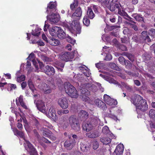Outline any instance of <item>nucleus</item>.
Instances as JSON below:
<instances>
[{"mask_svg":"<svg viewBox=\"0 0 155 155\" xmlns=\"http://www.w3.org/2000/svg\"><path fill=\"white\" fill-rule=\"evenodd\" d=\"M51 13V15L47 16V19L49 20L51 24H56L59 20V15L56 13Z\"/></svg>","mask_w":155,"mask_h":155,"instance_id":"0eeeda50","label":"nucleus"},{"mask_svg":"<svg viewBox=\"0 0 155 155\" xmlns=\"http://www.w3.org/2000/svg\"><path fill=\"white\" fill-rule=\"evenodd\" d=\"M26 143L28 147V151L31 155H38L36 149L29 141L25 140Z\"/></svg>","mask_w":155,"mask_h":155,"instance_id":"f8f14e48","label":"nucleus"},{"mask_svg":"<svg viewBox=\"0 0 155 155\" xmlns=\"http://www.w3.org/2000/svg\"><path fill=\"white\" fill-rule=\"evenodd\" d=\"M122 153L123 152H119L118 151H116V150H115L112 155H122Z\"/></svg>","mask_w":155,"mask_h":155,"instance_id":"338daca9","label":"nucleus"},{"mask_svg":"<svg viewBox=\"0 0 155 155\" xmlns=\"http://www.w3.org/2000/svg\"><path fill=\"white\" fill-rule=\"evenodd\" d=\"M117 104V101L116 100L111 98L110 101L108 102L107 104L110 106L115 105Z\"/></svg>","mask_w":155,"mask_h":155,"instance_id":"37998d69","label":"nucleus"},{"mask_svg":"<svg viewBox=\"0 0 155 155\" xmlns=\"http://www.w3.org/2000/svg\"><path fill=\"white\" fill-rule=\"evenodd\" d=\"M28 84L29 88L31 90L32 92H34L35 90V88L31 80H29L28 82Z\"/></svg>","mask_w":155,"mask_h":155,"instance_id":"4c0bfd02","label":"nucleus"},{"mask_svg":"<svg viewBox=\"0 0 155 155\" xmlns=\"http://www.w3.org/2000/svg\"><path fill=\"white\" fill-rule=\"evenodd\" d=\"M81 149L83 152H86L89 149V147L87 145L82 143L81 145Z\"/></svg>","mask_w":155,"mask_h":155,"instance_id":"c9c22d12","label":"nucleus"},{"mask_svg":"<svg viewBox=\"0 0 155 155\" xmlns=\"http://www.w3.org/2000/svg\"><path fill=\"white\" fill-rule=\"evenodd\" d=\"M82 128L84 130L87 132H89L94 128L88 120L83 122Z\"/></svg>","mask_w":155,"mask_h":155,"instance_id":"6ab92c4d","label":"nucleus"},{"mask_svg":"<svg viewBox=\"0 0 155 155\" xmlns=\"http://www.w3.org/2000/svg\"><path fill=\"white\" fill-rule=\"evenodd\" d=\"M110 67L112 69L115 70L120 71L121 69L120 68L115 64L111 63L109 64Z\"/></svg>","mask_w":155,"mask_h":155,"instance_id":"2f4dec72","label":"nucleus"},{"mask_svg":"<svg viewBox=\"0 0 155 155\" xmlns=\"http://www.w3.org/2000/svg\"><path fill=\"white\" fill-rule=\"evenodd\" d=\"M50 26L49 25L46 21L45 22V25L44 28V30L45 31H46L47 30V29Z\"/></svg>","mask_w":155,"mask_h":155,"instance_id":"0e129e2a","label":"nucleus"},{"mask_svg":"<svg viewBox=\"0 0 155 155\" xmlns=\"http://www.w3.org/2000/svg\"><path fill=\"white\" fill-rule=\"evenodd\" d=\"M71 26L72 30L77 33L80 34L81 33V28L77 21L75 20L73 21Z\"/></svg>","mask_w":155,"mask_h":155,"instance_id":"ddd939ff","label":"nucleus"},{"mask_svg":"<svg viewBox=\"0 0 155 155\" xmlns=\"http://www.w3.org/2000/svg\"><path fill=\"white\" fill-rule=\"evenodd\" d=\"M58 30L57 31V35L59 38L61 39L66 38L68 42L73 45L75 43V40L73 39L68 35H67L61 27H58Z\"/></svg>","mask_w":155,"mask_h":155,"instance_id":"20e7f679","label":"nucleus"},{"mask_svg":"<svg viewBox=\"0 0 155 155\" xmlns=\"http://www.w3.org/2000/svg\"><path fill=\"white\" fill-rule=\"evenodd\" d=\"M63 109H62L58 110L57 111L58 114L60 116H61L63 114H67L69 113V111L68 110Z\"/></svg>","mask_w":155,"mask_h":155,"instance_id":"72a5a7b5","label":"nucleus"},{"mask_svg":"<svg viewBox=\"0 0 155 155\" xmlns=\"http://www.w3.org/2000/svg\"><path fill=\"white\" fill-rule=\"evenodd\" d=\"M82 10L80 7L77 8L75 12L71 16V18L73 19L79 20L81 16Z\"/></svg>","mask_w":155,"mask_h":155,"instance_id":"2eb2a0df","label":"nucleus"},{"mask_svg":"<svg viewBox=\"0 0 155 155\" xmlns=\"http://www.w3.org/2000/svg\"><path fill=\"white\" fill-rule=\"evenodd\" d=\"M88 121L91 124V125L94 128L98 124L100 120L99 117L93 116L90 117Z\"/></svg>","mask_w":155,"mask_h":155,"instance_id":"a211bd4d","label":"nucleus"},{"mask_svg":"<svg viewBox=\"0 0 155 155\" xmlns=\"http://www.w3.org/2000/svg\"><path fill=\"white\" fill-rule=\"evenodd\" d=\"M149 116L151 118L155 119V110L151 109L149 111Z\"/></svg>","mask_w":155,"mask_h":155,"instance_id":"09e8293b","label":"nucleus"},{"mask_svg":"<svg viewBox=\"0 0 155 155\" xmlns=\"http://www.w3.org/2000/svg\"><path fill=\"white\" fill-rule=\"evenodd\" d=\"M15 132L17 135L18 136L21 138H24V134L23 132L19 131L18 130L16 129L15 130Z\"/></svg>","mask_w":155,"mask_h":155,"instance_id":"de8ad7c7","label":"nucleus"},{"mask_svg":"<svg viewBox=\"0 0 155 155\" xmlns=\"http://www.w3.org/2000/svg\"><path fill=\"white\" fill-rule=\"evenodd\" d=\"M78 116L82 120H84L88 118L89 114L85 111L81 110L79 112Z\"/></svg>","mask_w":155,"mask_h":155,"instance_id":"4be33fe9","label":"nucleus"},{"mask_svg":"<svg viewBox=\"0 0 155 155\" xmlns=\"http://www.w3.org/2000/svg\"><path fill=\"white\" fill-rule=\"evenodd\" d=\"M74 54L73 53L69 52H62L60 55V58L61 59L66 61H71L74 58Z\"/></svg>","mask_w":155,"mask_h":155,"instance_id":"39448f33","label":"nucleus"},{"mask_svg":"<svg viewBox=\"0 0 155 155\" xmlns=\"http://www.w3.org/2000/svg\"><path fill=\"white\" fill-rule=\"evenodd\" d=\"M127 24L128 25H130V27L132 28H133L135 31H137L138 30V28L137 27V26L136 25L131 24L129 22H127Z\"/></svg>","mask_w":155,"mask_h":155,"instance_id":"864d4df0","label":"nucleus"},{"mask_svg":"<svg viewBox=\"0 0 155 155\" xmlns=\"http://www.w3.org/2000/svg\"><path fill=\"white\" fill-rule=\"evenodd\" d=\"M45 115L54 121H56L58 117L56 115L55 109L53 107L50 108L48 114L47 113Z\"/></svg>","mask_w":155,"mask_h":155,"instance_id":"f3484780","label":"nucleus"},{"mask_svg":"<svg viewBox=\"0 0 155 155\" xmlns=\"http://www.w3.org/2000/svg\"><path fill=\"white\" fill-rule=\"evenodd\" d=\"M95 102L96 105L103 110H105L107 109L106 105L101 100L97 99L95 100Z\"/></svg>","mask_w":155,"mask_h":155,"instance_id":"412c9836","label":"nucleus"},{"mask_svg":"<svg viewBox=\"0 0 155 155\" xmlns=\"http://www.w3.org/2000/svg\"><path fill=\"white\" fill-rule=\"evenodd\" d=\"M124 146L123 144H120L118 145L116 147L115 150L119 152H123L124 150Z\"/></svg>","mask_w":155,"mask_h":155,"instance_id":"a19ab883","label":"nucleus"},{"mask_svg":"<svg viewBox=\"0 0 155 155\" xmlns=\"http://www.w3.org/2000/svg\"><path fill=\"white\" fill-rule=\"evenodd\" d=\"M84 87L86 89H88L89 90L92 91H96L97 90V88L96 86L91 83H85L84 84Z\"/></svg>","mask_w":155,"mask_h":155,"instance_id":"aec40b11","label":"nucleus"},{"mask_svg":"<svg viewBox=\"0 0 155 155\" xmlns=\"http://www.w3.org/2000/svg\"><path fill=\"white\" fill-rule=\"evenodd\" d=\"M83 23L86 26H88L90 24V21L89 19L87 18L86 16H85L83 18Z\"/></svg>","mask_w":155,"mask_h":155,"instance_id":"c03bdc74","label":"nucleus"},{"mask_svg":"<svg viewBox=\"0 0 155 155\" xmlns=\"http://www.w3.org/2000/svg\"><path fill=\"white\" fill-rule=\"evenodd\" d=\"M54 66L59 71H63V68L64 66V64L59 61H56L54 63Z\"/></svg>","mask_w":155,"mask_h":155,"instance_id":"393cba45","label":"nucleus"},{"mask_svg":"<svg viewBox=\"0 0 155 155\" xmlns=\"http://www.w3.org/2000/svg\"><path fill=\"white\" fill-rule=\"evenodd\" d=\"M100 140L104 144L107 145L111 142V139L108 137H103L100 139Z\"/></svg>","mask_w":155,"mask_h":155,"instance_id":"c85d7f7f","label":"nucleus"},{"mask_svg":"<svg viewBox=\"0 0 155 155\" xmlns=\"http://www.w3.org/2000/svg\"><path fill=\"white\" fill-rule=\"evenodd\" d=\"M108 81L110 83H113L115 84H117L118 87L121 88L122 86L118 82L112 78H108Z\"/></svg>","mask_w":155,"mask_h":155,"instance_id":"f704fd0d","label":"nucleus"},{"mask_svg":"<svg viewBox=\"0 0 155 155\" xmlns=\"http://www.w3.org/2000/svg\"><path fill=\"white\" fill-rule=\"evenodd\" d=\"M66 93L71 97L76 98L78 97L77 91L76 88L69 83L64 84Z\"/></svg>","mask_w":155,"mask_h":155,"instance_id":"f03ea898","label":"nucleus"},{"mask_svg":"<svg viewBox=\"0 0 155 155\" xmlns=\"http://www.w3.org/2000/svg\"><path fill=\"white\" fill-rule=\"evenodd\" d=\"M108 0H104V2H102L101 4L107 8H108V6L109 5L110 1H108Z\"/></svg>","mask_w":155,"mask_h":155,"instance_id":"bf43d9fd","label":"nucleus"},{"mask_svg":"<svg viewBox=\"0 0 155 155\" xmlns=\"http://www.w3.org/2000/svg\"><path fill=\"white\" fill-rule=\"evenodd\" d=\"M99 143L96 140L93 141V147L94 150L97 149L99 147Z\"/></svg>","mask_w":155,"mask_h":155,"instance_id":"603ef678","label":"nucleus"},{"mask_svg":"<svg viewBox=\"0 0 155 155\" xmlns=\"http://www.w3.org/2000/svg\"><path fill=\"white\" fill-rule=\"evenodd\" d=\"M121 42L123 43H127V38L126 37L121 38Z\"/></svg>","mask_w":155,"mask_h":155,"instance_id":"774afa93","label":"nucleus"},{"mask_svg":"<svg viewBox=\"0 0 155 155\" xmlns=\"http://www.w3.org/2000/svg\"><path fill=\"white\" fill-rule=\"evenodd\" d=\"M108 0H104V2H102L101 4L107 8H108V6L109 5L110 1H108Z\"/></svg>","mask_w":155,"mask_h":155,"instance_id":"052dcab7","label":"nucleus"},{"mask_svg":"<svg viewBox=\"0 0 155 155\" xmlns=\"http://www.w3.org/2000/svg\"><path fill=\"white\" fill-rule=\"evenodd\" d=\"M35 31H32V32L31 34L32 35L34 36H38L40 34V31H38V30L37 29H36L35 30Z\"/></svg>","mask_w":155,"mask_h":155,"instance_id":"13d9d810","label":"nucleus"},{"mask_svg":"<svg viewBox=\"0 0 155 155\" xmlns=\"http://www.w3.org/2000/svg\"><path fill=\"white\" fill-rule=\"evenodd\" d=\"M86 135L87 137L91 138L97 137L100 136L98 132L95 130L86 133Z\"/></svg>","mask_w":155,"mask_h":155,"instance_id":"5701e85b","label":"nucleus"},{"mask_svg":"<svg viewBox=\"0 0 155 155\" xmlns=\"http://www.w3.org/2000/svg\"><path fill=\"white\" fill-rule=\"evenodd\" d=\"M58 27L55 26L49 30V33L51 36H55L57 35V31L58 30Z\"/></svg>","mask_w":155,"mask_h":155,"instance_id":"cd10ccee","label":"nucleus"},{"mask_svg":"<svg viewBox=\"0 0 155 155\" xmlns=\"http://www.w3.org/2000/svg\"><path fill=\"white\" fill-rule=\"evenodd\" d=\"M74 78L76 80L81 82H84L85 81H87V80H88L87 78H84L82 74H78L76 77L74 76Z\"/></svg>","mask_w":155,"mask_h":155,"instance_id":"bb28decb","label":"nucleus"},{"mask_svg":"<svg viewBox=\"0 0 155 155\" xmlns=\"http://www.w3.org/2000/svg\"><path fill=\"white\" fill-rule=\"evenodd\" d=\"M131 102L136 106L137 111L138 110L144 111L147 109L148 105L146 101L139 95H137L132 98Z\"/></svg>","mask_w":155,"mask_h":155,"instance_id":"f257e3e1","label":"nucleus"},{"mask_svg":"<svg viewBox=\"0 0 155 155\" xmlns=\"http://www.w3.org/2000/svg\"><path fill=\"white\" fill-rule=\"evenodd\" d=\"M78 4V0H74L73 3L71 4L70 8L71 10H73L74 8L77 7Z\"/></svg>","mask_w":155,"mask_h":155,"instance_id":"ea45409f","label":"nucleus"},{"mask_svg":"<svg viewBox=\"0 0 155 155\" xmlns=\"http://www.w3.org/2000/svg\"><path fill=\"white\" fill-rule=\"evenodd\" d=\"M142 58L144 61L146 62L150 60L151 58V56L150 54L147 53H145L142 55Z\"/></svg>","mask_w":155,"mask_h":155,"instance_id":"473e14b6","label":"nucleus"},{"mask_svg":"<svg viewBox=\"0 0 155 155\" xmlns=\"http://www.w3.org/2000/svg\"><path fill=\"white\" fill-rule=\"evenodd\" d=\"M122 55L126 56L132 62H133L134 61V56L131 54L124 52L122 53Z\"/></svg>","mask_w":155,"mask_h":155,"instance_id":"c756f323","label":"nucleus"},{"mask_svg":"<svg viewBox=\"0 0 155 155\" xmlns=\"http://www.w3.org/2000/svg\"><path fill=\"white\" fill-rule=\"evenodd\" d=\"M108 9L111 12H114L115 13L117 12L118 14L121 11V5L117 3H110L108 6Z\"/></svg>","mask_w":155,"mask_h":155,"instance_id":"423d86ee","label":"nucleus"},{"mask_svg":"<svg viewBox=\"0 0 155 155\" xmlns=\"http://www.w3.org/2000/svg\"><path fill=\"white\" fill-rule=\"evenodd\" d=\"M132 16L136 21L145 23L144 18L142 16V15L138 14H134Z\"/></svg>","mask_w":155,"mask_h":155,"instance_id":"b1692460","label":"nucleus"},{"mask_svg":"<svg viewBox=\"0 0 155 155\" xmlns=\"http://www.w3.org/2000/svg\"><path fill=\"white\" fill-rule=\"evenodd\" d=\"M36 104L37 107L39 111L45 114H47V111L44 102L42 101H38Z\"/></svg>","mask_w":155,"mask_h":155,"instance_id":"9b49d317","label":"nucleus"},{"mask_svg":"<svg viewBox=\"0 0 155 155\" xmlns=\"http://www.w3.org/2000/svg\"><path fill=\"white\" fill-rule=\"evenodd\" d=\"M49 43L51 45L54 46H57L60 43V42L58 40L51 37L49 38Z\"/></svg>","mask_w":155,"mask_h":155,"instance_id":"a878e982","label":"nucleus"},{"mask_svg":"<svg viewBox=\"0 0 155 155\" xmlns=\"http://www.w3.org/2000/svg\"><path fill=\"white\" fill-rule=\"evenodd\" d=\"M58 102L62 109H66L68 107L69 101L66 97H63L58 99Z\"/></svg>","mask_w":155,"mask_h":155,"instance_id":"1a4fd4ad","label":"nucleus"},{"mask_svg":"<svg viewBox=\"0 0 155 155\" xmlns=\"http://www.w3.org/2000/svg\"><path fill=\"white\" fill-rule=\"evenodd\" d=\"M38 63L39 67L41 71H42V69H44L45 67L43 62H41L39 60H38Z\"/></svg>","mask_w":155,"mask_h":155,"instance_id":"e2e57ef3","label":"nucleus"},{"mask_svg":"<svg viewBox=\"0 0 155 155\" xmlns=\"http://www.w3.org/2000/svg\"><path fill=\"white\" fill-rule=\"evenodd\" d=\"M125 72L128 75L132 76H138V73L136 74L135 73L132 72L130 71H125Z\"/></svg>","mask_w":155,"mask_h":155,"instance_id":"680f3d73","label":"nucleus"},{"mask_svg":"<svg viewBox=\"0 0 155 155\" xmlns=\"http://www.w3.org/2000/svg\"><path fill=\"white\" fill-rule=\"evenodd\" d=\"M42 134L44 136L48 137L50 134H52V133L48 130L46 129L45 130L43 131Z\"/></svg>","mask_w":155,"mask_h":155,"instance_id":"79ce46f5","label":"nucleus"},{"mask_svg":"<svg viewBox=\"0 0 155 155\" xmlns=\"http://www.w3.org/2000/svg\"><path fill=\"white\" fill-rule=\"evenodd\" d=\"M76 143V141L74 139H69L65 142L64 146L67 150H70L74 146Z\"/></svg>","mask_w":155,"mask_h":155,"instance_id":"6e6552de","label":"nucleus"},{"mask_svg":"<svg viewBox=\"0 0 155 155\" xmlns=\"http://www.w3.org/2000/svg\"><path fill=\"white\" fill-rule=\"evenodd\" d=\"M109 131V128L107 126H105L102 129V132L104 134H107L108 133Z\"/></svg>","mask_w":155,"mask_h":155,"instance_id":"4d7b16f0","label":"nucleus"},{"mask_svg":"<svg viewBox=\"0 0 155 155\" xmlns=\"http://www.w3.org/2000/svg\"><path fill=\"white\" fill-rule=\"evenodd\" d=\"M111 98L108 95L105 94L104 95V102L106 103L107 104L108 103V102L110 101Z\"/></svg>","mask_w":155,"mask_h":155,"instance_id":"8fccbe9b","label":"nucleus"},{"mask_svg":"<svg viewBox=\"0 0 155 155\" xmlns=\"http://www.w3.org/2000/svg\"><path fill=\"white\" fill-rule=\"evenodd\" d=\"M119 49L123 51H126L127 50L126 47L123 45H120Z\"/></svg>","mask_w":155,"mask_h":155,"instance_id":"69168bd1","label":"nucleus"},{"mask_svg":"<svg viewBox=\"0 0 155 155\" xmlns=\"http://www.w3.org/2000/svg\"><path fill=\"white\" fill-rule=\"evenodd\" d=\"M56 4L54 2H50L48 4L46 10L47 12L49 14L54 12L56 11Z\"/></svg>","mask_w":155,"mask_h":155,"instance_id":"9d476101","label":"nucleus"},{"mask_svg":"<svg viewBox=\"0 0 155 155\" xmlns=\"http://www.w3.org/2000/svg\"><path fill=\"white\" fill-rule=\"evenodd\" d=\"M140 43H145L151 41V40L147 35V32L143 31L141 33V35L140 37Z\"/></svg>","mask_w":155,"mask_h":155,"instance_id":"4468645a","label":"nucleus"},{"mask_svg":"<svg viewBox=\"0 0 155 155\" xmlns=\"http://www.w3.org/2000/svg\"><path fill=\"white\" fill-rule=\"evenodd\" d=\"M118 60L120 64L123 65H125L126 60H125L124 57L122 56H120L118 58Z\"/></svg>","mask_w":155,"mask_h":155,"instance_id":"49530a36","label":"nucleus"},{"mask_svg":"<svg viewBox=\"0 0 155 155\" xmlns=\"http://www.w3.org/2000/svg\"><path fill=\"white\" fill-rule=\"evenodd\" d=\"M25 77L24 75H21L20 77H18L17 81L18 82H20L24 81L25 79Z\"/></svg>","mask_w":155,"mask_h":155,"instance_id":"5fc2aeb1","label":"nucleus"},{"mask_svg":"<svg viewBox=\"0 0 155 155\" xmlns=\"http://www.w3.org/2000/svg\"><path fill=\"white\" fill-rule=\"evenodd\" d=\"M110 112H111V110H110ZM106 116L107 117L112 118L115 121H117L118 120L117 117L114 115L112 114L111 113L107 114Z\"/></svg>","mask_w":155,"mask_h":155,"instance_id":"e433bc0d","label":"nucleus"},{"mask_svg":"<svg viewBox=\"0 0 155 155\" xmlns=\"http://www.w3.org/2000/svg\"><path fill=\"white\" fill-rule=\"evenodd\" d=\"M149 35L153 38H155V29H151L149 32Z\"/></svg>","mask_w":155,"mask_h":155,"instance_id":"6e6d98bb","label":"nucleus"},{"mask_svg":"<svg viewBox=\"0 0 155 155\" xmlns=\"http://www.w3.org/2000/svg\"><path fill=\"white\" fill-rule=\"evenodd\" d=\"M132 39L134 41L137 43H140V37H139V36H137L136 35H134L132 38Z\"/></svg>","mask_w":155,"mask_h":155,"instance_id":"a18cd8bd","label":"nucleus"},{"mask_svg":"<svg viewBox=\"0 0 155 155\" xmlns=\"http://www.w3.org/2000/svg\"><path fill=\"white\" fill-rule=\"evenodd\" d=\"M144 75L145 78L147 80H150V79L154 78L151 75L147 73H144Z\"/></svg>","mask_w":155,"mask_h":155,"instance_id":"3c124183","label":"nucleus"},{"mask_svg":"<svg viewBox=\"0 0 155 155\" xmlns=\"http://www.w3.org/2000/svg\"><path fill=\"white\" fill-rule=\"evenodd\" d=\"M69 124L71 128L77 131L80 130V125L79 121L76 117L74 115H71L68 119Z\"/></svg>","mask_w":155,"mask_h":155,"instance_id":"7ed1b4c3","label":"nucleus"},{"mask_svg":"<svg viewBox=\"0 0 155 155\" xmlns=\"http://www.w3.org/2000/svg\"><path fill=\"white\" fill-rule=\"evenodd\" d=\"M126 61L125 64V68L128 69H131L132 67V64L127 60H126Z\"/></svg>","mask_w":155,"mask_h":155,"instance_id":"58836bf2","label":"nucleus"},{"mask_svg":"<svg viewBox=\"0 0 155 155\" xmlns=\"http://www.w3.org/2000/svg\"><path fill=\"white\" fill-rule=\"evenodd\" d=\"M87 15L88 18L91 19H93L95 16L92 10L90 7L88 8Z\"/></svg>","mask_w":155,"mask_h":155,"instance_id":"7c9ffc66","label":"nucleus"},{"mask_svg":"<svg viewBox=\"0 0 155 155\" xmlns=\"http://www.w3.org/2000/svg\"><path fill=\"white\" fill-rule=\"evenodd\" d=\"M42 72L45 73L46 74L49 76L53 75L55 73L54 68L51 66L47 65L42 69Z\"/></svg>","mask_w":155,"mask_h":155,"instance_id":"dca6fc26","label":"nucleus"}]
</instances>
